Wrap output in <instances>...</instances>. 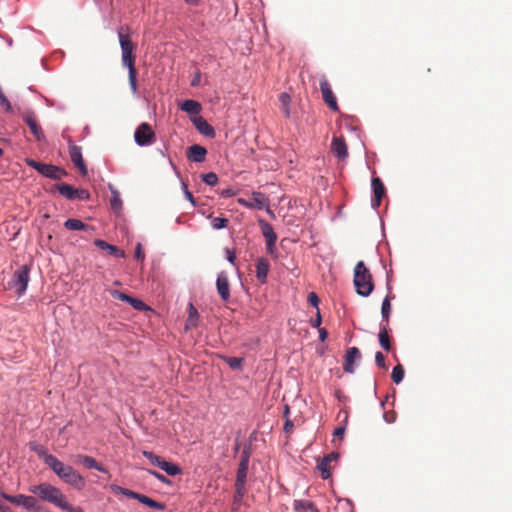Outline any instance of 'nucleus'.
I'll use <instances>...</instances> for the list:
<instances>
[{
    "label": "nucleus",
    "instance_id": "nucleus-47",
    "mask_svg": "<svg viewBox=\"0 0 512 512\" xmlns=\"http://www.w3.org/2000/svg\"><path fill=\"white\" fill-rule=\"evenodd\" d=\"M375 364L379 367V368H382V369H386L387 366H386V362H385V356L383 355L382 352L380 351H377L375 353Z\"/></svg>",
    "mask_w": 512,
    "mask_h": 512
},
{
    "label": "nucleus",
    "instance_id": "nucleus-32",
    "mask_svg": "<svg viewBox=\"0 0 512 512\" xmlns=\"http://www.w3.org/2000/svg\"><path fill=\"white\" fill-rule=\"evenodd\" d=\"M391 313V303L389 296H386L381 304V322L388 327L389 317Z\"/></svg>",
    "mask_w": 512,
    "mask_h": 512
},
{
    "label": "nucleus",
    "instance_id": "nucleus-20",
    "mask_svg": "<svg viewBox=\"0 0 512 512\" xmlns=\"http://www.w3.org/2000/svg\"><path fill=\"white\" fill-rule=\"evenodd\" d=\"M338 458H339V453H337V452H331V453L323 456L321 461L317 464V469L320 471L322 479L327 480L330 478L331 472L328 468V464L331 461L336 460Z\"/></svg>",
    "mask_w": 512,
    "mask_h": 512
},
{
    "label": "nucleus",
    "instance_id": "nucleus-5",
    "mask_svg": "<svg viewBox=\"0 0 512 512\" xmlns=\"http://www.w3.org/2000/svg\"><path fill=\"white\" fill-rule=\"evenodd\" d=\"M25 163L36 170L43 177L51 180H61L68 175L67 171L57 165L39 162L33 158H26Z\"/></svg>",
    "mask_w": 512,
    "mask_h": 512
},
{
    "label": "nucleus",
    "instance_id": "nucleus-18",
    "mask_svg": "<svg viewBox=\"0 0 512 512\" xmlns=\"http://www.w3.org/2000/svg\"><path fill=\"white\" fill-rule=\"evenodd\" d=\"M180 110L187 113L192 122V118L195 119L200 116L202 105L196 100L187 99L180 104Z\"/></svg>",
    "mask_w": 512,
    "mask_h": 512
},
{
    "label": "nucleus",
    "instance_id": "nucleus-14",
    "mask_svg": "<svg viewBox=\"0 0 512 512\" xmlns=\"http://www.w3.org/2000/svg\"><path fill=\"white\" fill-rule=\"evenodd\" d=\"M216 289L223 302H227L230 299V284L225 271H221L217 274Z\"/></svg>",
    "mask_w": 512,
    "mask_h": 512
},
{
    "label": "nucleus",
    "instance_id": "nucleus-38",
    "mask_svg": "<svg viewBox=\"0 0 512 512\" xmlns=\"http://www.w3.org/2000/svg\"><path fill=\"white\" fill-rule=\"evenodd\" d=\"M142 455L148 459L150 461L151 464L157 466L159 468V466L161 465V463L163 462L164 458H162L161 456L155 454L154 452L152 451H148V450H144L142 452Z\"/></svg>",
    "mask_w": 512,
    "mask_h": 512
},
{
    "label": "nucleus",
    "instance_id": "nucleus-7",
    "mask_svg": "<svg viewBox=\"0 0 512 512\" xmlns=\"http://www.w3.org/2000/svg\"><path fill=\"white\" fill-rule=\"evenodd\" d=\"M238 203L246 208H254L257 210L265 209L267 214L273 215L269 206V198L262 192L253 191L249 199L239 198Z\"/></svg>",
    "mask_w": 512,
    "mask_h": 512
},
{
    "label": "nucleus",
    "instance_id": "nucleus-41",
    "mask_svg": "<svg viewBox=\"0 0 512 512\" xmlns=\"http://www.w3.org/2000/svg\"><path fill=\"white\" fill-rule=\"evenodd\" d=\"M145 471L153 476L155 479H157L159 482L166 484V485H172V481L166 477L165 475L161 474L160 472L153 470V469H145Z\"/></svg>",
    "mask_w": 512,
    "mask_h": 512
},
{
    "label": "nucleus",
    "instance_id": "nucleus-25",
    "mask_svg": "<svg viewBox=\"0 0 512 512\" xmlns=\"http://www.w3.org/2000/svg\"><path fill=\"white\" fill-rule=\"evenodd\" d=\"M108 189L112 195L110 200L111 209L114 211L115 214H118L119 212L122 211L123 208V202L120 197V193L111 183L108 184Z\"/></svg>",
    "mask_w": 512,
    "mask_h": 512
},
{
    "label": "nucleus",
    "instance_id": "nucleus-46",
    "mask_svg": "<svg viewBox=\"0 0 512 512\" xmlns=\"http://www.w3.org/2000/svg\"><path fill=\"white\" fill-rule=\"evenodd\" d=\"M278 100H279L281 108L288 107L291 104V96L287 92H282L279 95Z\"/></svg>",
    "mask_w": 512,
    "mask_h": 512
},
{
    "label": "nucleus",
    "instance_id": "nucleus-34",
    "mask_svg": "<svg viewBox=\"0 0 512 512\" xmlns=\"http://www.w3.org/2000/svg\"><path fill=\"white\" fill-rule=\"evenodd\" d=\"M227 365L233 370H242L244 359L241 357H229L222 356L221 357Z\"/></svg>",
    "mask_w": 512,
    "mask_h": 512
},
{
    "label": "nucleus",
    "instance_id": "nucleus-31",
    "mask_svg": "<svg viewBox=\"0 0 512 512\" xmlns=\"http://www.w3.org/2000/svg\"><path fill=\"white\" fill-rule=\"evenodd\" d=\"M294 509L297 512L313 511L318 512L316 505L312 501L308 500H294Z\"/></svg>",
    "mask_w": 512,
    "mask_h": 512
},
{
    "label": "nucleus",
    "instance_id": "nucleus-2",
    "mask_svg": "<svg viewBox=\"0 0 512 512\" xmlns=\"http://www.w3.org/2000/svg\"><path fill=\"white\" fill-rule=\"evenodd\" d=\"M119 44L122 54V65L128 69V80L131 91L134 95L138 93L137 86V70L135 67V45L130 40L128 35L123 34L122 31H118Z\"/></svg>",
    "mask_w": 512,
    "mask_h": 512
},
{
    "label": "nucleus",
    "instance_id": "nucleus-16",
    "mask_svg": "<svg viewBox=\"0 0 512 512\" xmlns=\"http://www.w3.org/2000/svg\"><path fill=\"white\" fill-rule=\"evenodd\" d=\"M192 124L201 135L211 139L216 136L213 126L209 124L207 120L202 116H197L195 119L192 118Z\"/></svg>",
    "mask_w": 512,
    "mask_h": 512
},
{
    "label": "nucleus",
    "instance_id": "nucleus-15",
    "mask_svg": "<svg viewBox=\"0 0 512 512\" xmlns=\"http://www.w3.org/2000/svg\"><path fill=\"white\" fill-rule=\"evenodd\" d=\"M320 90L322 93L323 100L328 105V107L334 112L339 111L336 97L333 94V91L326 80H322L320 82Z\"/></svg>",
    "mask_w": 512,
    "mask_h": 512
},
{
    "label": "nucleus",
    "instance_id": "nucleus-33",
    "mask_svg": "<svg viewBox=\"0 0 512 512\" xmlns=\"http://www.w3.org/2000/svg\"><path fill=\"white\" fill-rule=\"evenodd\" d=\"M199 320V313L195 306L190 302L188 309V317L186 320V329L196 327Z\"/></svg>",
    "mask_w": 512,
    "mask_h": 512
},
{
    "label": "nucleus",
    "instance_id": "nucleus-61",
    "mask_svg": "<svg viewBox=\"0 0 512 512\" xmlns=\"http://www.w3.org/2000/svg\"><path fill=\"white\" fill-rule=\"evenodd\" d=\"M319 340L324 342L328 338V331L325 328H318Z\"/></svg>",
    "mask_w": 512,
    "mask_h": 512
},
{
    "label": "nucleus",
    "instance_id": "nucleus-56",
    "mask_svg": "<svg viewBox=\"0 0 512 512\" xmlns=\"http://www.w3.org/2000/svg\"><path fill=\"white\" fill-rule=\"evenodd\" d=\"M294 427V424H293V421L290 419V418H287L285 421H284V425H283V431L285 433H289L292 431Z\"/></svg>",
    "mask_w": 512,
    "mask_h": 512
},
{
    "label": "nucleus",
    "instance_id": "nucleus-8",
    "mask_svg": "<svg viewBox=\"0 0 512 512\" xmlns=\"http://www.w3.org/2000/svg\"><path fill=\"white\" fill-rule=\"evenodd\" d=\"M54 188L69 201L80 200L88 201L90 199V192L83 188H75L67 183H56Z\"/></svg>",
    "mask_w": 512,
    "mask_h": 512
},
{
    "label": "nucleus",
    "instance_id": "nucleus-28",
    "mask_svg": "<svg viewBox=\"0 0 512 512\" xmlns=\"http://www.w3.org/2000/svg\"><path fill=\"white\" fill-rule=\"evenodd\" d=\"M378 341H379V345L381 346L382 349H384L385 351L391 350V343H390V339H389V335H388V329H387L386 325H384L383 323L379 324Z\"/></svg>",
    "mask_w": 512,
    "mask_h": 512
},
{
    "label": "nucleus",
    "instance_id": "nucleus-6",
    "mask_svg": "<svg viewBox=\"0 0 512 512\" xmlns=\"http://www.w3.org/2000/svg\"><path fill=\"white\" fill-rule=\"evenodd\" d=\"M30 266L27 264L21 265L13 273L12 279L9 282V286L15 288L19 297L23 296L28 287L30 280Z\"/></svg>",
    "mask_w": 512,
    "mask_h": 512
},
{
    "label": "nucleus",
    "instance_id": "nucleus-60",
    "mask_svg": "<svg viewBox=\"0 0 512 512\" xmlns=\"http://www.w3.org/2000/svg\"><path fill=\"white\" fill-rule=\"evenodd\" d=\"M381 200H382V198H377L376 196H373L372 199H371V207H372V209L377 211L379 206H380V204H381Z\"/></svg>",
    "mask_w": 512,
    "mask_h": 512
},
{
    "label": "nucleus",
    "instance_id": "nucleus-54",
    "mask_svg": "<svg viewBox=\"0 0 512 512\" xmlns=\"http://www.w3.org/2000/svg\"><path fill=\"white\" fill-rule=\"evenodd\" d=\"M134 257H135L137 260H144L145 255H144V253H143L141 243H137V245H136V247H135V251H134Z\"/></svg>",
    "mask_w": 512,
    "mask_h": 512
},
{
    "label": "nucleus",
    "instance_id": "nucleus-11",
    "mask_svg": "<svg viewBox=\"0 0 512 512\" xmlns=\"http://www.w3.org/2000/svg\"><path fill=\"white\" fill-rule=\"evenodd\" d=\"M22 120L28 125L30 132L36 138L37 141H42L45 138V135L38 125L35 119V113L32 109H27L23 113L20 114Z\"/></svg>",
    "mask_w": 512,
    "mask_h": 512
},
{
    "label": "nucleus",
    "instance_id": "nucleus-49",
    "mask_svg": "<svg viewBox=\"0 0 512 512\" xmlns=\"http://www.w3.org/2000/svg\"><path fill=\"white\" fill-rule=\"evenodd\" d=\"M255 434V432H253V434L250 436L249 440L243 445V449H242V452L241 454L243 455H248V456H251L252 454V445H253V435Z\"/></svg>",
    "mask_w": 512,
    "mask_h": 512
},
{
    "label": "nucleus",
    "instance_id": "nucleus-40",
    "mask_svg": "<svg viewBox=\"0 0 512 512\" xmlns=\"http://www.w3.org/2000/svg\"><path fill=\"white\" fill-rule=\"evenodd\" d=\"M336 510H341L342 512H354L353 503L347 498L340 499L338 500Z\"/></svg>",
    "mask_w": 512,
    "mask_h": 512
},
{
    "label": "nucleus",
    "instance_id": "nucleus-62",
    "mask_svg": "<svg viewBox=\"0 0 512 512\" xmlns=\"http://www.w3.org/2000/svg\"><path fill=\"white\" fill-rule=\"evenodd\" d=\"M2 498H0V512H13L11 507L8 506Z\"/></svg>",
    "mask_w": 512,
    "mask_h": 512
},
{
    "label": "nucleus",
    "instance_id": "nucleus-48",
    "mask_svg": "<svg viewBox=\"0 0 512 512\" xmlns=\"http://www.w3.org/2000/svg\"><path fill=\"white\" fill-rule=\"evenodd\" d=\"M307 301L311 306L315 307L317 310L319 309L318 306H319L320 299L315 292H310L308 294Z\"/></svg>",
    "mask_w": 512,
    "mask_h": 512
},
{
    "label": "nucleus",
    "instance_id": "nucleus-43",
    "mask_svg": "<svg viewBox=\"0 0 512 512\" xmlns=\"http://www.w3.org/2000/svg\"><path fill=\"white\" fill-rule=\"evenodd\" d=\"M129 305H131L134 309L139 311H144L149 309V307L141 300L135 297L130 296V299L127 302Z\"/></svg>",
    "mask_w": 512,
    "mask_h": 512
},
{
    "label": "nucleus",
    "instance_id": "nucleus-64",
    "mask_svg": "<svg viewBox=\"0 0 512 512\" xmlns=\"http://www.w3.org/2000/svg\"><path fill=\"white\" fill-rule=\"evenodd\" d=\"M345 433V427L344 426H340V427H337L334 432H333V435L336 436V437H341L343 436Z\"/></svg>",
    "mask_w": 512,
    "mask_h": 512
},
{
    "label": "nucleus",
    "instance_id": "nucleus-53",
    "mask_svg": "<svg viewBox=\"0 0 512 512\" xmlns=\"http://www.w3.org/2000/svg\"><path fill=\"white\" fill-rule=\"evenodd\" d=\"M219 194L222 198H230V197L235 196L237 194V191H236V189L229 187V188L222 189L219 192Z\"/></svg>",
    "mask_w": 512,
    "mask_h": 512
},
{
    "label": "nucleus",
    "instance_id": "nucleus-22",
    "mask_svg": "<svg viewBox=\"0 0 512 512\" xmlns=\"http://www.w3.org/2000/svg\"><path fill=\"white\" fill-rule=\"evenodd\" d=\"M270 269L269 261L263 257L258 258L256 262V278L261 284L267 282V275Z\"/></svg>",
    "mask_w": 512,
    "mask_h": 512
},
{
    "label": "nucleus",
    "instance_id": "nucleus-27",
    "mask_svg": "<svg viewBox=\"0 0 512 512\" xmlns=\"http://www.w3.org/2000/svg\"><path fill=\"white\" fill-rule=\"evenodd\" d=\"M29 448L31 451L35 452L39 457H41L47 466H49L48 459L50 457H55L53 454L49 453L43 445L35 441L29 443Z\"/></svg>",
    "mask_w": 512,
    "mask_h": 512
},
{
    "label": "nucleus",
    "instance_id": "nucleus-26",
    "mask_svg": "<svg viewBox=\"0 0 512 512\" xmlns=\"http://www.w3.org/2000/svg\"><path fill=\"white\" fill-rule=\"evenodd\" d=\"M64 227L71 231H89L91 227L85 224L83 221L76 218H68L64 222Z\"/></svg>",
    "mask_w": 512,
    "mask_h": 512
},
{
    "label": "nucleus",
    "instance_id": "nucleus-10",
    "mask_svg": "<svg viewBox=\"0 0 512 512\" xmlns=\"http://www.w3.org/2000/svg\"><path fill=\"white\" fill-rule=\"evenodd\" d=\"M69 148V156L73 164L77 167L82 176H87L88 169L84 163L82 156V148L74 143L71 138L67 139Z\"/></svg>",
    "mask_w": 512,
    "mask_h": 512
},
{
    "label": "nucleus",
    "instance_id": "nucleus-37",
    "mask_svg": "<svg viewBox=\"0 0 512 512\" xmlns=\"http://www.w3.org/2000/svg\"><path fill=\"white\" fill-rule=\"evenodd\" d=\"M248 469L249 468L238 467L236 481H235V487H240V489L242 487H245Z\"/></svg>",
    "mask_w": 512,
    "mask_h": 512
},
{
    "label": "nucleus",
    "instance_id": "nucleus-58",
    "mask_svg": "<svg viewBox=\"0 0 512 512\" xmlns=\"http://www.w3.org/2000/svg\"><path fill=\"white\" fill-rule=\"evenodd\" d=\"M151 497L145 495V494H141V493H138L137 494V497H136V500L139 501L141 504L143 505H147V503L149 502Z\"/></svg>",
    "mask_w": 512,
    "mask_h": 512
},
{
    "label": "nucleus",
    "instance_id": "nucleus-35",
    "mask_svg": "<svg viewBox=\"0 0 512 512\" xmlns=\"http://www.w3.org/2000/svg\"><path fill=\"white\" fill-rule=\"evenodd\" d=\"M111 489L116 494H121V495H123V496H125L127 498L135 499V500H136V497H137V494H138V492H135V491L130 490L128 488L121 487V486L116 485V484H112L111 485Z\"/></svg>",
    "mask_w": 512,
    "mask_h": 512
},
{
    "label": "nucleus",
    "instance_id": "nucleus-39",
    "mask_svg": "<svg viewBox=\"0 0 512 512\" xmlns=\"http://www.w3.org/2000/svg\"><path fill=\"white\" fill-rule=\"evenodd\" d=\"M201 180L208 186H215L218 183V176L214 172H208L200 175Z\"/></svg>",
    "mask_w": 512,
    "mask_h": 512
},
{
    "label": "nucleus",
    "instance_id": "nucleus-17",
    "mask_svg": "<svg viewBox=\"0 0 512 512\" xmlns=\"http://www.w3.org/2000/svg\"><path fill=\"white\" fill-rule=\"evenodd\" d=\"M207 149L199 144H193L187 149V158L191 162L203 163L206 160Z\"/></svg>",
    "mask_w": 512,
    "mask_h": 512
},
{
    "label": "nucleus",
    "instance_id": "nucleus-23",
    "mask_svg": "<svg viewBox=\"0 0 512 512\" xmlns=\"http://www.w3.org/2000/svg\"><path fill=\"white\" fill-rule=\"evenodd\" d=\"M78 461L86 468L88 469H95L101 473L108 474V470L100 463L97 462V460L91 456L88 455H78Z\"/></svg>",
    "mask_w": 512,
    "mask_h": 512
},
{
    "label": "nucleus",
    "instance_id": "nucleus-57",
    "mask_svg": "<svg viewBox=\"0 0 512 512\" xmlns=\"http://www.w3.org/2000/svg\"><path fill=\"white\" fill-rule=\"evenodd\" d=\"M29 512H49L48 509L41 506L35 498V504L33 509H28Z\"/></svg>",
    "mask_w": 512,
    "mask_h": 512
},
{
    "label": "nucleus",
    "instance_id": "nucleus-30",
    "mask_svg": "<svg viewBox=\"0 0 512 512\" xmlns=\"http://www.w3.org/2000/svg\"><path fill=\"white\" fill-rule=\"evenodd\" d=\"M371 189L373 196H376L377 198H383L386 193L385 186L379 177H373L371 179Z\"/></svg>",
    "mask_w": 512,
    "mask_h": 512
},
{
    "label": "nucleus",
    "instance_id": "nucleus-52",
    "mask_svg": "<svg viewBox=\"0 0 512 512\" xmlns=\"http://www.w3.org/2000/svg\"><path fill=\"white\" fill-rule=\"evenodd\" d=\"M309 323L313 328H321L320 325L322 323V317L319 309L317 310L315 318H311Z\"/></svg>",
    "mask_w": 512,
    "mask_h": 512
},
{
    "label": "nucleus",
    "instance_id": "nucleus-19",
    "mask_svg": "<svg viewBox=\"0 0 512 512\" xmlns=\"http://www.w3.org/2000/svg\"><path fill=\"white\" fill-rule=\"evenodd\" d=\"M331 150L338 160L348 157V148L343 137H334L331 143Z\"/></svg>",
    "mask_w": 512,
    "mask_h": 512
},
{
    "label": "nucleus",
    "instance_id": "nucleus-44",
    "mask_svg": "<svg viewBox=\"0 0 512 512\" xmlns=\"http://www.w3.org/2000/svg\"><path fill=\"white\" fill-rule=\"evenodd\" d=\"M181 189L183 191L185 199L189 201L192 206L195 207L197 205L196 199L194 198L193 194L189 191L187 184L183 180H181Z\"/></svg>",
    "mask_w": 512,
    "mask_h": 512
},
{
    "label": "nucleus",
    "instance_id": "nucleus-51",
    "mask_svg": "<svg viewBox=\"0 0 512 512\" xmlns=\"http://www.w3.org/2000/svg\"><path fill=\"white\" fill-rule=\"evenodd\" d=\"M225 254L227 261L232 265L236 266V253L234 250H230L229 248H225Z\"/></svg>",
    "mask_w": 512,
    "mask_h": 512
},
{
    "label": "nucleus",
    "instance_id": "nucleus-21",
    "mask_svg": "<svg viewBox=\"0 0 512 512\" xmlns=\"http://www.w3.org/2000/svg\"><path fill=\"white\" fill-rule=\"evenodd\" d=\"M93 243L96 247L108 251V253L114 256L115 258L121 259L124 258L126 255L124 250L118 248L115 245L109 244L107 241L103 239H95Z\"/></svg>",
    "mask_w": 512,
    "mask_h": 512
},
{
    "label": "nucleus",
    "instance_id": "nucleus-42",
    "mask_svg": "<svg viewBox=\"0 0 512 512\" xmlns=\"http://www.w3.org/2000/svg\"><path fill=\"white\" fill-rule=\"evenodd\" d=\"M228 225V219L226 217H214L211 220V226L215 230L225 229Z\"/></svg>",
    "mask_w": 512,
    "mask_h": 512
},
{
    "label": "nucleus",
    "instance_id": "nucleus-12",
    "mask_svg": "<svg viewBox=\"0 0 512 512\" xmlns=\"http://www.w3.org/2000/svg\"><path fill=\"white\" fill-rule=\"evenodd\" d=\"M361 352L360 350L353 346L346 350L343 370L346 373L353 374L356 370V362L360 361Z\"/></svg>",
    "mask_w": 512,
    "mask_h": 512
},
{
    "label": "nucleus",
    "instance_id": "nucleus-29",
    "mask_svg": "<svg viewBox=\"0 0 512 512\" xmlns=\"http://www.w3.org/2000/svg\"><path fill=\"white\" fill-rule=\"evenodd\" d=\"M159 469L163 470L168 476H177L182 473L181 467L171 461L163 460Z\"/></svg>",
    "mask_w": 512,
    "mask_h": 512
},
{
    "label": "nucleus",
    "instance_id": "nucleus-9",
    "mask_svg": "<svg viewBox=\"0 0 512 512\" xmlns=\"http://www.w3.org/2000/svg\"><path fill=\"white\" fill-rule=\"evenodd\" d=\"M135 143L140 147L150 146L155 141V132L150 124L142 122L134 132Z\"/></svg>",
    "mask_w": 512,
    "mask_h": 512
},
{
    "label": "nucleus",
    "instance_id": "nucleus-55",
    "mask_svg": "<svg viewBox=\"0 0 512 512\" xmlns=\"http://www.w3.org/2000/svg\"><path fill=\"white\" fill-rule=\"evenodd\" d=\"M250 456L241 454L238 467L249 468Z\"/></svg>",
    "mask_w": 512,
    "mask_h": 512
},
{
    "label": "nucleus",
    "instance_id": "nucleus-24",
    "mask_svg": "<svg viewBox=\"0 0 512 512\" xmlns=\"http://www.w3.org/2000/svg\"><path fill=\"white\" fill-rule=\"evenodd\" d=\"M259 224L265 237L266 245L274 246L277 241V234L274 232L272 225L264 220H259Z\"/></svg>",
    "mask_w": 512,
    "mask_h": 512
},
{
    "label": "nucleus",
    "instance_id": "nucleus-50",
    "mask_svg": "<svg viewBox=\"0 0 512 512\" xmlns=\"http://www.w3.org/2000/svg\"><path fill=\"white\" fill-rule=\"evenodd\" d=\"M146 506L155 510H164L166 508L164 503L156 501L153 498H150Z\"/></svg>",
    "mask_w": 512,
    "mask_h": 512
},
{
    "label": "nucleus",
    "instance_id": "nucleus-3",
    "mask_svg": "<svg viewBox=\"0 0 512 512\" xmlns=\"http://www.w3.org/2000/svg\"><path fill=\"white\" fill-rule=\"evenodd\" d=\"M49 468L62 480L65 484L71 486L77 491H81L86 487L85 478L78 473L71 465L65 464L57 457H50Z\"/></svg>",
    "mask_w": 512,
    "mask_h": 512
},
{
    "label": "nucleus",
    "instance_id": "nucleus-63",
    "mask_svg": "<svg viewBox=\"0 0 512 512\" xmlns=\"http://www.w3.org/2000/svg\"><path fill=\"white\" fill-rule=\"evenodd\" d=\"M235 490H236L235 498H238L239 502H240L245 495V487H242L241 489H240V487H235Z\"/></svg>",
    "mask_w": 512,
    "mask_h": 512
},
{
    "label": "nucleus",
    "instance_id": "nucleus-45",
    "mask_svg": "<svg viewBox=\"0 0 512 512\" xmlns=\"http://www.w3.org/2000/svg\"><path fill=\"white\" fill-rule=\"evenodd\" d=\"M110 294H111V296L113 298L118 299V300H120L122 302H125V303H127L128 300L130 299V295H128V294H126V293H124V292H122L120 290H116V289L111 290Z\"/></svg>",
    "mask_w": 512,
    "mask_h": 512
},
{
    "label": "nucleus",
    "instance_id": "nucleus-59",
    "mask_svg": "<svg viewBox=\"0 0 512 512\" xmlns=\"http://www.w3.org/2000/svg\"><path fill=\"white\" fill-rule=\"evenodd\" d=\"M200 79H201V73L198 71L194 74L191 82H190V86L191 87H196L199 85L200 83Z\"/></svg>",
    "mask_w": 512,
    "mask_h": 512
},
{
    "label": "nucleus",
    "instance_id": "nucleus-1",
    "mask_svg": "<svg viewBox=\"0 0 512 512\" xmlns=\"http://www.w3.org/2000/svg\"><path fill=\"white\" fill-rule=\"evenodd\" d=\"M29 491L40 500L48 502L65 512H85L80 506H73L67 501L66 495L56 486L43 482L29 487Z\"/></svg>",
    "mask_w": 512,
    "mask_h": 512
},
{
    "label": "nucleus",
    "instance_id": "nucleus-4",
    "mask_svg": "<svg viewBox=\"0 0 512 512\" xmlns=\"http://www.w3.org/2000/svg\"><path fill=\"white\" fill-rule=\"evenodd\" d=\"M353 284L361 297H368L374 290L372 275L363 261H359L354 268Z\"/></svg>",
    "mask_w": 512,
    "mask_h": 512
},
{
    "label": "nucleus",
    "instance_id": "nucleus-36",
    "mask_svg": "<svg viewBox=\"0 0 512 512\" xmlns=\"http://www.w3.org/2000/svg\"><path fill=\"white\" fill-rule=\"evenodd\" d=\"M404 376H405V371L401 364H398L395 367H393L391 377H392L393 382L396 385L400 384L403 381Z\"/></svg>",
    "mask_w": 512,
    "mask_h": 512
},
{
    "label": "nucleus",
    "instance_id": "nucleus-13",
    "mask_svg": "<svg viewBox=\"0 0 512 512\" xmlns=\"http://www.w3.org/2000/svg\"><path fill=\"white\" fill-rule=\"evenodd\" d=\"M3 500L10 502L16 506H21L25 510L33 509L35 504V497L25 494H3Z\"/></svg>",
    "mask_w": 512,
    "mask_h": 512
}]
</instances>
